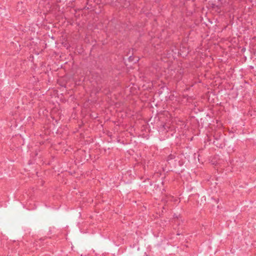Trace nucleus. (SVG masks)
Wrapping results in <instances>:
<instances>
[{"instance_id":"f257e3e1","label":"nucleus","mask_w":256,"mask_h":256,"mask_svg":"<svg viewBox=\"0 0 256 256\" xmlns=\"http://www.w3.org/2000/svg\"><path fill=\"white\" fill-rule=\"evenodd\" d=\"M172 222L174 224L177 226H180L181 222H183L182 220H181V218L178 217V216L174 217V220Z\"/></svg>"},{"instance_id":"f03ea898","label":"nucleus","mask_w":256,"mask_h":256,"mask_svg":"<svg viewBox=\"0 0 256 256\" xmlns=\"http://www.w3.org/2000/svg\"><path fill=\"white\" fill-rule=\"evenodd\" d=\"M174 158V156H173L172 154H170V156H169L168 158V160H172V159H173Z\"/></svg>"},{"instance_id":"7ed1b4c3","label":"nucleus","mask_w":256,"mask_h":256,"mask_svg":"<svg viewBox=\"0 0 256 256\" xmlns=\"http://www.w3.org/2000/svg\"><path fill=\"white\" fill-rule=\"evenodd\" d=\"M44 240V238H40V240L42 241V240Z\"/></svg>"}]
</instances>
